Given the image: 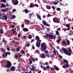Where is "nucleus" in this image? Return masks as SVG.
Returning <instances> with one entry per match:
<instances>
[{"instance_id":"473e14b6","label":"nucleus","mask_w":73,"mask_h":73,"mask_svg":"<svg viewBox=\"0 0 73 73\" xmlns=\"http://www.w3.org/2000/svg\"><path fill=\"white\" fill-rule=\"evenodd\" d=\"M20 47H18L17 48V51H20Z\"/></svg>"},{"instance_id":"338daca9","label":"nucleus","mask_w":73,"mask_h":73,"mask_svg":"<svg viewBox=\"0 0 73 73\" xmlns=\"http://www.w3.org/2000/svg\"><path fill=\"white\" fill-rule=\"evenodd\" d=\"M32 48L33 49H34V50L35 49V46H32Z\"/></svg>"},{"instance_id":"f257e3e1","label":"nucleus","mask_w":73,"mask_h":73,"mask_svg":"<svg viewBox=\"0 0 73 73\" xmlns=\"http://www.w3.org/2000/svg\"><path fill=\"white\" fill-rule=\"evenodd\" d=\"M66 40L67 42L66 41L64 40L61 42L64 45H65L66 46L69 45H70V41L68 39H66Z\"/></svg>"},{"instance_id":"a878e982","label":"nucleus","mask_w":73,"mask_h":73,"mask_svg":"<svg viewBox=\"0 0 73 73\" xmlns=\"http://www.w3.org/2000/svg\"><path fill=\"white\" fill-rule=\"evenodd\" d=\"M26 44L25 46H27V47H29L30 46V44L29 43H27Z\"/></svg>"},{"instance_id":"6ab92c4d","label":"nucleus","mask_w":73,"mask_h":73,"mask_svg":"<svg viewBox=\"0 0 73 73\" xmlns=\"http://www.w3.org/2000/svg\"><path fill=\"white\" fill-rule=\"evenodd\" d=\"M16 18V16L14 15H12V17L11 18V20H12L13 19H15Z\"/></svg>"},{"instance_id":"f03ea898","label":"nucleus","mask_w":73,"mask_h":73,"mask_svg":"<svg viewBox=\"0 0 73 73\" xmlns=\"http://www.w3.org/2000/svg\"><path fill=\"white\" fill-rule=\"evenodd\" d=\"M62 50L63 51L64 53L68 55V56H70V53H69L68 52V50L64 48H62Z\"/></svg>"},{"instance_id":"b1692460","label":"nucleus","mask_w":73,"mask_h":73,"mask_svg":"<svg viewBox=\"0 0 73 73\" xmlns=\"http://www.w3.org/2000/svg\"><path fill=\"white\" fill-rule=\"evenodd\" d=\"M25 12V13H27L28 12H29V11L27 9H25L24 10Z\"/></svg>"},{"instance_id":"7ed1b4c3","label":"nucleus","mask_w":73,"mask_h":73,"mask_svg":"<svg viewBox=\"0 0 73 73\" xmlns=\"http://www.w3.org/2000/svg\"><path fill=\"white\" fill-rule=\"evenodd\" d=\"M41 47L42 48L43 50H45L46 49V46L45 43H42L41 45Z\"/></svg>"},{"instance_id":"13d9d810","label":"nucleus","mask_w":73,"mask_h":73,"mask_svg":"<svg viewBox=\"0 0 73 73\" xmlns=\"http://www.w3.org/2000/svg\"><path fill=\"white\" fill-rule=\"evenodd\" d=\"M50 16H51V15L49 14H48L47 15V16H48V17H50Z\"/></svg>"},{"instance_id":"a18cd8bd","label":"nucleus","mask_w":73,"mask_h":73,"mask_svg":"<svg viewBox=\"0 0 73 73\" xmlns=\"http://www.w3.org/2000/svg\"><path fill=\"white\" fill-rule=\"evenodd\" d=\"M30 23H31V24L33 25V24H35L36 23H35V22H33L32 23L31 22Z\"/></svg>"},{"instance_id":"864d4df0","label":"nucleus","mask_w":73,"mask_h":73,"mask_svg":"<svg viewBox=\"0 0 73 73\" xmlns=\"http://www.w3.org/2000/svg\"><path fill=\"white\" fill-rule=\"evenodd\" d=\"M52 9H55V7H54V6H52Z\"/></svg>"},{"instance_id":"f3484780","label":"nucleus","mask_w":73,"mask_h":73,"mask_svg":"<svg viewBox=\"0 0 73 73\" xmlns=\"http://www.w3.org/2000/svg\"><path fill=\"white\" fill-rule=\"evenodd\" d=\"M36 16L39 19V20H41V17L40 16V15H37Z\"/></svg>"},{"instance_id":"6e6d98bb","label":"nucleus","mask_w":73,"mask_h":73,"mask_svg":"<svg viewBox=\"0 0 73 73\" xmlns=\"http://www.w3.org/2000/svg\"><path fill=\"white\" fill-rule=\"evenodd\" d=\"M31 67L32 68H36V67L35 66H34L32 65Z\"/></svg>"},{"instance_id":"393cba45","label":"nucleus","mask_w":73,"mask_h":73,"mask_svg":"<svg viewBox=\"0 0 73 73\" xmlns=\"http://www.w3.org/2000/svg\"><path fill=\"white\" fill-rule=\"evenodd\" d=\"M52 4H54L55 5H57V4H58V3H57V2H52Z\"/></svg>"},{"instance_id":"ea45409f","label":"nucleus","mask_w":73,"mask_h":73,"mask_svg":"<svg viewBox=\"0 0 73 73\" xmlns=\"http://www.w3.org/2000/svg\"><path fill=\"white\" fill-rule=\"evenodd\" d=\"M35 69L33 68H32L31 69V70L32 71L33 70V71H34V70H35Z\"/></svg>"},{"instance_id":"9d476101","label":"nucleus","mask_w":73,"mask_h":73,"mask_svg":"<svg viewBox=\"0 0 73 73\" xmlns=\"http://www.w3.org/2000/svg\"><path fill=\"white\" fill-rule=\"evenodd\" d=\"M46 54H44V53H42L40 55V57L42 58H45L46 57Z\"/></svg>"},{"instance_id":"bf43d9fd","label":"nucleus","mask_w":73,"mask_h":73,"mask_svg":"<svg viewBox=\"0 0 73 73\" xmlns=\"http://www.w3.org/2000/svg\"><path fill=\"white\" fill-rule=\"evenodd\" d=\"M57 31H60V30H61V28H59L57 29Z\"/></svg>"},{"instance_id":"0e129e2a","label":"nucleus","mask_w":73,"mask_h":73,"mask_svg":"<svg viewBox=\"0 0 73 73\" xmlns=\"http://www.w3.org/2000/svg\"><path fill=\"white\" fill-rule=\"evenodd\" d=\"M20 33H19L18 35V37H20Z\"/></svg>"},{"instance_id":"f704fd0d","label":"nucleus","mask_w":73,"mask_h":73,"mask_svg":"<svg viewBox=\"0 0 73 73\" xmlns=\"http://www.w3.org/2000/svg\"><path fill=\"white\" fill-rule=\"evenodd\" d=\"M46 8L47 9H51V7H50V6H47Z\"/></svg>"},{"instance_id":"6e6552de","label":"nucleus","mask_w":73,"mask_h":73,"mask_svg":"<svg viewBox=\"0 0 73 73\" xmlns=\"http://www.w3.org/2000/svg\"><path fill=\"white\" fill-rule=\"evenodd\" d=\"M12 1L14 5H17L19 3L17 0H12Z\"/></svg>"},{"instance_id":"c03bdc74","label":"nucleus","mask_w":73,"mask_h":73,"mask_svg":"<svg viewBox=\"0 0 73 73\" xmlns=\"http://www.w3.org/2000/svg\"><path fill=\"white\" fill-rule=\"evenodd\" d=\"M45 64L46 65H49V63L48 62H46L45 63Z\"/></svg>"},{"instance_id":"a211bd4d","label":"nucleus","mask_w":73,"mask_h":73,"mask_svg":"<svg viewBox=\"0 0 73 73\" xmlns=\"http://www.w3.org/2000/svg\"><path fill=\"white\" fill-rule=\"evenodd\" d=\"M5 7V5H4V4L2 3L1 4V8H2Z\"/></svg>"},{"instance_id":"5701e85b","label":"nucleus","mask_w":73,"mask_h":73,"mask_svg":"<svg viewBox=\"0 0 73 73\" xmlns=\"http://www.w3.org/2000/svg\"><path fill=\"white\" fill-rule=\"evenodd\" d=\"M29 24V20H27L26 22V25H28Z\"/></svg>"},{"instance_id":"1a4fd4ad","label":"nucleus","mask_w":73,"mask_h":73,"mask_svg":"<svg viewBox=\"0 0 73 73\" xmlns=\"http://www.w3.org/2000/svg\"><path fill=\"white\" fill-rule=\"evenodd\" d=\"M35 39L37 41V42H38H38H41V40H40V37L38 36H36Z\"/></svg>"},{"instance_id":"ddd939ff","label":"nucleus","mask_w":73,"mask_h":73,"mask_svg":"<svg viewBox=\"0 0 73 73\" xmlns=\"http://www.w3.org/2000/svg\"><path fill=\"white\" fill-rule=\"evenodd\" d=\"M16 69V67L14 66H12L11 67V69L13 72L15 71V69Z\"/></svg>"},{"instance_id":"3c124183","label":"nucleus","mask_w":73,"mask_h":73,"mask_svg":"<svg viewBox=\"0 0 73 73\" xmlns=\"http://www.w3.org/2000/svg\"><path fill=\"white\" fill-rule=\"evenodd\" d=\"M1 1H2V2H3V3H4L6 1V0H1Z\"/></svg>"},{"instance_id":"412c9836","label":"nucleus","mask_w":73,"mask_h":73,"mask_svg":"<svg viewBox=\"0 0 73 73\" xmlns=\"http://www.w3.org/2000/svg\"><path fill=\"white\" fill-rule=\"evenodd\" d=\"M36 46L37 47H38H38H40V45L39 44H38V42H37V43H36Z\"/></svg>"},{"instance_id":"423d86ee","label":"nucleus","mask_w":73,"mask_h":73,"mask_svg":"<svg viewBox=\"0 0 73 73\" xmlns=\"http://www.w3.org/2000/svg\"><path fill=\"white\" fill-rule=\"evenodd\" d=\"M38 7V5L35 4H33V3H30V5H29V7L30 8H33V7Z\"/></svg>"},{"instance_id":"aec40b11","label":"nucleus","mask_w":73,"mask_h":73,"mask_svg":"<svg viewBox=\"0 0 73 73\" xmlns=\"http://www.w3.org/2000/svg\"><path fill=\"white\" fill-rule=\"evenodd\" d=\"M42 23H43V25H44L45 26L46 25V21H42Z\"/></svg>"},{"instance_id":"69168bd1","label":"nucleus","mask_w":73,"mask_h":73,"mask_svg":"<svg viewBox=\"0 0 73 73\" xmlns=\"http://www.w3.org/2000/svg\"><path fill=\"white\" fill-rule=\"evenodd\" d=\"M16 11V9H13V10H12V12L13 13V12H15Z\"/></svg>"},{"instance_id":"dca6fc26","label":"nucleus","mask_w":73,"mask_h":73,"mask_svg":"<svg viewBox=\"0 0 73 73\" xmlns=\"http://www.w3.org/2000/svg\"><path fill=\"white\" fill-rule=\"evenodd\" d=\"M61 41V39H58L56 41V42L58 44H60V42Z\"/></svg>"},{"instance_id":"774afa93","label":"nucleus","mask_w":73,"mask_h":73,"mask_svg":"<svg viewBox=\"0 0 73 73\" xmlns=\"http://www.w3.org/2000/svg\"><path fill=\"white\" fill-rule=\"evenodd\" d=\"M0 33L1 34H3V31H1L0 32Z\"/></svg>"},{"instance_id":"4be33fe9","label":"nucleus","mask_w":73,"mask_h":73,"mask_svg":"<svg viewBox=\"0 0 73 73\" xmlns=\"http://www.w3.org/2000/svg\"><path fill=\"white\" fill-rule=\"evenodd\" d=\"M3 17L5 18V19H6V20H7V19H8V17H7V15H4L3 16Z\"/></svg>"},{"instance_id":"72a5a7b5","label":"nucleus","mask_w":73,"mask_h":73,"mask_svg":"<svg viewBox=\"0 0 73 73\" xmlns=\"http://www.w3.org/2000/svg\"><path fill=\"white\" fill-rule=\"evenodd\" d=\"M1 51L2 52H5V50L3 48H2L1 49Z\"/></svg>"},{"instance_id":"052dcab7","label":"nucleus","mask_w":73,"mask_h":73,"mask_svg":"<svg viewBox=\"0 0 73 73\" xmlns=\"http://www.w3.org/2000/svg\"><path fill=\"white\" fill-rule=\"evenodd\" d=\"M7 49L8 51H10V48L9 47L8 48H7Z\"/></svg>"},{"instance_id":"7c9ffc66","label":"nucleus","mask_w":73,"mask_h":73,"mask_svg":"<svg viewBox=\"0 0 73 73\" xmlns=\"http://www.w3.org/2000/svg\"><path fill=\"white\" fill-rule=\"evenodd\" d=\"M56 33L57 35H59V32L58 31H56Z\"/></svg>"},{"instance_id":"de8ad7c7","label":"nucleus","mask_w":73,"mask_h":73,"mask_svg":"<svg viewBox=\"0 0 73 73\" xmlns=\"http://www.w3.org/2000/svg\"><path fill=\"white\" fill-rule=\"evenodd\" d=\"M45 26H47V27H50V25L49 24H46Z\"/></svg>"},{"instance_id":"c9c22d12","label":"nucleus","mask_w":73,"mask_h":73,"mask_svg":"<svg viewBox=\"0 0 73 73\" xmlns=\"http://www.w3.org/2000/svg\"><path fill=\"white\" fill-rule=\"evenodd\" d=\"M66 26V27H67L68 28H69V27H70V25L68 24H67Z\"/></svg>"},{"instance_id":"f8f14e48","label":"nucleus","mask_w":73,"mask_h":73,"mask_svg":"<svg viewBox=\"0 0 73 73\" xmlns=\"http://www.w3.org/2000/svg\"><path fill=\"white\" fill-rule=\"evenodd\" d=\"M68 52H69V53H70V55L72 53V50H71V48L70 47H69L68 48Z\"/></svg>"},{"instance_id":"49530a36","label":"nucleus","mask_w":73,"mask_h":73,"mask_svg":"<svg viewBox=\"0 0 73 73\" xmlns=\"http://www.w3.org/2000/svg\"><path fill=\"white\" fill-rule=\"evenodd\" d=\"M44 52L46 54H47V53H48V50H47L46 51H44Z\"/></svg>"},{"instance_id":"5fc2aeb1","label":"nucleus","mask_w":73,"mask_h":73,"mask_svg":"<svg viewBox=\"0 0 73 73\" xmlns=\"http://www.w3.org/2000/svg\"><path fill=\"white\" fill-rule=\"evenodd\" d=\"M4 56H5V54H3V56H2L3 58H5V57H4Z\"/></svg>"},{"instance_id":"2f4dec72","label":"nucleus","mask_w":73,"mask_h":73,"mask_svg":"<svg viewBox=\"0 0 73 73\" xmlns=\"http://www.w3.org/2000/svg\"><path fill=\"white\" fill-rule=\"evenodd\" d=\"M43 69V70H47V69L46 68V67H44V66Z\"/></svg>"},{"instance_id":"680f3d73","label":"nucleus","mask_w":73,"mask_h":73,"mask_svg":"<svg viewBox=\"0 0 73 73\" xmlns=\"http://www.w3.org/2000/svg\"><path fill=\"white\" fill-rule=\"evenodd\" d=\"M7 54H8L9 55H10V54H11V53L9 52H7Z\"/></svg>"},{"instance_id":"8fccbe9b","label":"nucleus","mask_w":73,"mask_h":73,"mask_svg":"<svg viewBox=\"0 0 73 73\" xmlns=\"http://www.w3.org/2000/svg\"><path fill=\"white\" fill-rule=\"evenodd\" d=\"M2 12H6V10H2Z\"/></svg>"},{"instance_id":"e433bc0d","label":"nucleus","mask_w":73,"mask_h":73,"mask_svg":"<svg viewBox=\"0 0 73 73\" xmlns=\"http://www.w3.org/2000/svg\"><path fill=\"white\" fill-rule=\"evenodd\" d=\"M29 61H30L29 62V64H32V61L31 60L29 59Z\"/></svg>"},{"instance_id":"4c0bfd02","label":"nucleus","mask_w":73,"mask_h":73,"mask_svg":"<svg viewBox=\"0 0 73 73\" xmlns=\"http://www.w3.org/2000/svg\"><path fill=\"white\" fill-rule=\"evenodd\" d=\"M62 67L63 68H64V69H66V67L65 65V64L64 65L62 66Z\"/></svg>"},{"instance_id":"39448f33","label":"nucleus","mask_w":73,"mask_h":73,"mask_svg":"<svg viewBox=\"0 0 73 73\" xmlns=\"http://www.w3.org/2000/svg\"><path fill=\"white\" fill-rule=\"evenodd\" d=\"M63 61L64 64H65V65L66 66L67 68H68L69 66V64L68 63V61L66 59H63Z\"/></svg>"},{"instance_id":"20e7f679","label":"nucleus","mask_w":73,"mask_h":73,"mask_svg":"<svg viewBox=\"0 0 73 73\" xmlns=\"http://www.w3.org/2000/svg\"><path fill=\"white\" fill-rule=\"evenodd\" d=\"M60 19H58L56 18V17H54L53 19V21L54 23H59L60 20Z\"/></svg>"},{"instance_id":"a19ab883","label":"nucleus","mask_w":73,"mask_h":73,"mask_svg":"<svg viewBox=\"0 0 73 73\" xmlns=\"http://www.w3.org/2000/svg\"><path fill=\"white\" fill-rule=\"evenodd\" d=\"M53 53L54 55H56V51L54 50L53 51Z\"/></svg>"},{"instance_id":"cd10ccee","label":"nucleus","mask_w":73,"mask_h":73,"mask_svg":"<svg viewBox=\"0 0 73 73\" xmlns=\"http://www.w3.org/2000/svg\"><path fill=\"white\" fill-rule=\"evenodd\" d=\"M28 38H29V39H31V38H32V36L31 35H29L28 36Z\"/></svg>"},{"instance_id":"4468645a","label":"nucleus","mask_w":73,"mask_h":73,"mask_svg":"<svg viewBox=\"0 0 73 73\" xmlns=\"http://www.w3.org/2000/svg\"><path fill=\"white\" fill-rule=\"evenodd\" d=\"M49 39H53V35H49Z\"/></svg>"},{"instance_id":"603ef678","label":"nucleus","mask_w":73,"mask_h":73,"mask_svg":"<svg viewBox=\"0 0 73 73\" xmlns=\"http://www.w3.org/2000/svg\"><path fill=\"white\" fill-rule=\"evenodd\" d=\"M59 57H60V59H62V56L59 55Z\"/></svg>"},{"instance_id":"c756f323","label":"nucleus","mask_w":73,"mask_h":73,"mask_svg":"<svg viewBox=\"0 0 73 73\" xmlns=\"http://www.w3.org/2000/svg\"><path fill=\"white\" fill-rule=\"evenodd\" d=\"M21 53H23V54L25 53V52H24V51L23 50H21Z\"/></svg>"},{"instance_id":"58836bf2","label":"nucleus","mask_w":73,"mask_h":73,"mask_svg":"<svg viewBox=\"0 0 73 73\" xmlns=\"http://www.w3.org/2000/svg\"><path fill=\"white\" fill-rule=\"evenodd\" d=\"M62 30H64V32H65V31H67V29H66V28H64L63 29H62Z\"/></svg>"},{"instance_id":"0eeeda50","label":"nucleus","mask_w":73,"mask_h":73,"mask_svg":"<svg viewBox=\"0 0 73 73\" xmlns=\"http://www.w3.org/2000/svg\"><path fill=\"white\" fill-rule=\"evenodd\" d=\"M11 66H12L11 63L10 62L8 61L6 65V67H7V68H9Z\"/></svg>"},{"instance_id":"37998d69","label":"nucleus","mask_w":73,"mask_h":73,"mask_svg":"<svg viewBox=\"0 0 73 73\" xmlns=\"http://www.w3.org/2000/svg\"><path fill=\"white\" fill-rule=\"evenodd\" d=\"M55 10V9H54L53 10V13H54V14H56V11L54 10Z\"/></svg>"},{"instance_id":"4d7b16f0","label":"nucleus","mask_w":73,"mask_h":73,"mask_svg":"<svg viewBox=\"0 0 73 73\" xmlns=\"http://www.w3.org/2000/svg\"><path fill=\"white\" fill-rule=\"evenodd\" d=\"M8 54L7 53V52H6L5 54V57H7V55Z\"/></svg>"},{"instance_id":"c85d7f7f","label":"nucleus","mask_w":73,"mask_h":73,"mask_svg":"<svg viewBox=\"0 0 73 73\" xmlns=\"http://www.w3.org/2000/svg\"><path fill=\"white\" fill-rule=\"evenodd\" d=\"M45 36L46 38H48L49 37V34H47Z\"/></svg>"},{"instance_id":"9b49d317","label":"nucleus","mask_w":73,"mask_h":73,"mask_svg":"<svg viewBox=\"0 0 73 73\" xmlns=\"http://www.w3.org/2000/svg\"><path fill=\"white\" fill-rule=\"evenodd\" d=\"M54 68H55V69L57 71H58L60 70V68L56 66L55 65H54Z\"/></svg>"},{"instance_id":"e2e57ef3","label":"nucleus","mask_w":73,"mask_h":73,"mask_svg":"<svg viewBox=\"0 0 73 73\" xmlns=\"http://www.w3.org/2000/svg\"><path fill=\"white\" fill-rule=\"evenodd\" d=\"M69 12V11H68V10L67 11H66V13L67 14V15H68V14H69V12Z\"/></svg>"},{"instance_id":"2eb2a0df","label":"nucleus","mask_w":73,"mask_h":73,"mask_svg":"<svg viewBox=\"0 0 73 73\" xmlns=\"http://www.w3.org/2000/svg\"><path fill=\"white\" fill-rule=\"evenodd\" d=\"M23 31L24 32H28L29 30H28V29L27 28H24L23 29Z\"/></svg>"},{"instance_id":"09e8293b","label":"nucleus","mask_w":73,"mask_h":73,"mask_svg":"<svg viewBox=\"0 0 73 73\" xmlns=\"http://www.w3.org/2000/svg\"><path fill=\"white\" fill-rule=\"evenodd\" d=\"M54 68H52L50 69V70H54Z\"/></svg>"},{"instance_id":"bb28decb","label":"nucleus","mask_w":73,"mask_h":73,"mask_svg":"<svg viewBox=\"0 0 73 73\" xmlns=\"http://www.w3.org/2000/svg\"><path fill=\"white\" fill-rule=\"evenodd\" d=\"M31 59L33 60V62H35V61L36 60V59L33 58H31Z\"/></svg>"},{"instance_id":"79ce46f5","label":"nucleus","mask_w":73,"mask_h":73,"mask_svg":"<svg viewBox=\"0 0 73 73\" xmlns=\"http://www.w3.org/2000/svg\"><path fill=\"white\" fill-rule=\"evenodd\" d=\"M15 57L16 59H17V57H18V55H16L15 56Z\"/></svg>"}]
</instances>
